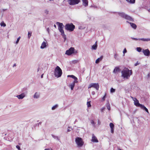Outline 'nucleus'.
<instances>
[{
	"label": "nucleus",
	"mask_w": 150,
	"mask_h": 150,
	"mask_svg": "<svg viewBox=\"0 0 150 150\" xmlns=\"http://www.w3.org/2000/svg\"><path fill=\"white\" fill-rule=\"evenodd\" d=\"M57 24L58 25V28L59 32L61 33V34L63 38L65 40H66V35L64 34V31L63 30L64 25L63 23L59 22H57Z\"/></svg>",
	"instance_id": "f257e3e1"
},
{
	"label": "nucleus",
	"mask_w": 150,
	"mask_h": 150,
	"mask_svg": "<svg viewBox=\"0 0 150 150\" xmlns=\"http://www.w3.org/2000/svg\"><path fill=\"white\" fill-rule=\"evenodd\" d=\"M75 28V26L72 23L67 24L65 26V29L69 31H73Z\"/></svg>",
	"instance_id": "f03ea898"
},
{
	"label": "nucleus",
	"mask_w": 150,
	"mask_h": 150,
	"mask_svg": "<svg viewBox=\"0 0 150 150\" xmlns=\"http://www.w3.org/2000/svg\"><path fill=\"white\" fill-rule=\"evenodd\" d=\"M119 15L121 17L125 18L127 20L130 21H133L134 20L132 18L128 16V15L125 14V13L123 12L119 13H118Z\"/></svg>",
	"instance_id": "7ed1b4c3"
},
{
	"label": "nucleus",
	"mask_w": 150,
	"mask_h": 150,
	"mask_svg": "<svg viewBox=\"0 0 150 150\" xmlns=\"http://www.w3.org/2000/svg\"><path fill=\"white\" fill-rule=\"evenodd\" d=\"M75 142L79 147L82 146L84 143L82 139L79 137H77L76 138Z\"/></svg>",
	"instance_id": "20e7f679"
},
{
	"label": "nucleus",
	"mask_w": 150,
	"mask_h": 150,
	"mask_svg": "<svg viewBox=\"0 0 150 150\" xmlns=\"http://www.w3.org/2000/svg\"><path fill=\"white\" fill-rule=\"evenodd\" d=\"M122 75H131L132 74V70H129L125 67L122 71Z\"/></svg>",
	"instance_id": "39448f33"
},
{
	"label": "nucleus",
	"mask_w": 150,
	"mask_h": 150,
	"mask_svg": "<svg viewBox=\"0 0 150 150\" xmlns=\"http://www.w3.org/2000/svg\"><path fill=\"white\" fill-rule=\"evenodd\" d=\"M47 64H42L41 66L39 65L37 69V71L38 72L39 71H45L47 69Z\"/></svg>",
	"instance_id": "423d86ee"
},
{
	"label": "nucleus",
	"mask_w": 150,
	"mask_h": 150,
	"mask_svg": "<svg viewBox=\"0 0 150 150\" xmlns=\"http://www.w3.org/2000/svg\"><path fill=\"white\" fill-rule=\"evenodd\" d=\"M130 76H119L118 81L119 82L123 81L129 79Z\"/></svg>",
	"instance_id": "0eeeda50"
},
{
	"label": "nucleus",
	"mask_w": 150,
	"mask_h": 150,
	"mask_svg": "<svg viewBox=\"0 0 150 150\" xmlns=\"http://www.w3.org/2000/svg\"><path fill=\"white\" fill-rule=\"evenodd\" d=\"M69 4L71 5L78 4L80 2V0H68Z\"/></svg>",
	"instance_id": "6e6552de"
},
{
	"label": "nucleus",
	"mask_w": 150,
	"mask_h": 150,
	"mask_svg": "<svg viewBox=\"0 0 150 150\" xmlns=\"http://www.w3.org/2000/svg\"><path fill=\"white\" fill-rule=\"evenodd\" d=\"M99 87V85L98 83H92L89 85L88 88H89L91 87H93L95 88L96 90H98Z\"/></svg>",
	"instance_id": "1a4fd4ad"
},
{
	"label": "nucleus",
	"mask_w": 150,
	"mask_h": 150,
	"mask_svg": "<svg viewBox=\"0 0 150 150\" xmlns=\"http://www.w3.org/2000/svg\"><path fill=\"white\" fill-rule=\"evenodd\" d=\"M74 47H71L69 50H67L65 54L70 55L74 53Z\"/></svg>",
	"instance_id": "9d476101"
},
{
	"label": "nucleus",
	"mask_w": 150,
	"mask_h": 150,
	"mask_svg": "<svg viewBox=\"0 0 150 150\" xmlns=\"http://www.w3.org/2000/svg\"><path fill=\"white\" fill-rule=\"evenodd\" d=\"M143 52L144 54L146 56H149L150 55V52L148 49L144 50H143Z\"/></svg>",
	"instance_id": "9b49d317"
},
{
	"label": "nucleus",
	"mask_w": 150,
	"mask_h": 150,
	"mask_svg": "<svg viewBox=\"0 0 150 150\" xmlns=\"http://www.w3.org/2000/svg\"><path fill=\"white\" fill-rule=\"evenodd\" d=\"M26 94L25 93H21V94L16 96L19 99H22L25 97Z\"/></svg>",
	"instance_id": "f8f14e48"
},
{
	"label": "nucleus",
	"mask_w": 150,
	"mask_h": 150,
	"mask_svg": "<svg viewBox=\"0 0 150 150\" xmlns=\"http://www.w3.org/2000/svg\"><path fill=\"white\" fill-rule=\"evenodd\" d=\"M109 125L111 129V133L113 134L114 132V128L115 126L113 124L112 122H110V123Z\"/></svg>",
	"instance_id": "ddd939ff"
},
{
	"label": "nucleus",
	"mask_w": 150,
	"mask_h": 150,
	"mask_svg": "<svg viewBox=\"0 0 150 150\" xmlns=\"http://www.w3.org/2000/svg\"><path fill=\"white\" fill-rule=\"evenodd\" d=\"M134 40H142L144 41H150V38H139L138 39L134 38Z\"/></svg>",
	"instance_id": "4468645a"
},
{
	"label": "nucleus",
	"mask_w": 150,
	"mask_h": 150,
	"mask_svg": "<svg viewBox=\"0 0 150 150\" xmlns=\"http://www.w3.org/2000/svg\"><path fill=\"white\" fill-rule=\"evenodd\" d=\"M57 73L58 74V75H62V70L58 66H57Z\"/></svg>",
	"instance_id": "2eb2a0df"
},
{
	"label": "nucleus",
	"mask_w": 150,
	"mask_h": 150,
	"mask_svg": "<svg viewBox=\"0 0 150 150\" xmlns=\"http://www.w3.org/2000/svg\"><path fill=\"white\" fill-rule=\"evenodd\" d=\"M40 97V93L39 92H35L33 96V97L35 99H38Z\"/></svg>",
	"instance_id": "dca6fc26"
},
{
	"label": "nucleus",
	"mask_w": 150,
	"mask_h": 150,
	"mask_svg": "<svg viewBox=\"0 0 150 150\" xmlns=\"http://www.w3.org/2000/svg\"><path fill=\"white\" fill-rule=\"evenodd\" d=\"M134 105L137 107H140L141 108L143 105L140 104L139 103V100H137L134 102Z\"/></svg>",
	"instance_id": "f3484780"
},
{
	"label": "nucleus",
	"mask_w": 150,
	"mask_h": 150,
	"mask_svg": "<svg viewBox=\"0 0 150 150\" xmlns=\"http://www.w3.org/2000/svg\"><path fill=\"white\" fill-rule=\"evenodd\" d=\"M91 141L93 142H98V139L93 134L92 135V137Z\"/></svg>",
	"instance_id": "a211bd4d"
},
{
	"label": "nucleus",
	"mask_w": 150,
	"mask_h": 150,
	"mask_svg": "<svg viewBox=\"0 0 150 150\" xmlns=\"http://www.w3.org/2000/svg\"><path fill=\"white\" fill-rule=\"evenodd\" d=\"M83 2V5L84 6L86 7L88 5V1L87 0H82Z\"/></svg>",
	"instance_id": "6ab92c4d"
},
{
	"label": "nucleus",
	"mask_w": 150,
	"mask_h": 150,
	"mask_svg": "<svg viewBox=\"0 0 150 150\" xmlns=\"http://www.w3.org/2000/svg\"><path fill=\"white\" fill-rule=\"evenodd\" d=\"M127 23H129L131 26L133 28H134V29H135L136 28L137 26L134 23H129L128 21H127Z\"/></svg>",
	"instance_id": "aec40b11"
},
{
	"label": "nucleus",
	"mask_w": 150,
	"mask_h": 150,
	"mask_svg": "<svg viewBox=\"0 0 150 150\" xmlns=\"http://www.w3.org/2000/svg\"><path fill=\"white\" fill-rule=\"evenodd\" d=\"M141 108L144 110H145L148 114L149 113L148 109L144 105H142Z\"/></svg>",
	"instance_id": "412c9836"
},
{
	"label": "nucleus",
	"mask_w": 150,
	"mask_h": 150,
	"mask_svg": "<svg viewBox=\"0 0 150 150\" xmlns=\"http://www.w3.org/2000/svg\"><path fill=\"white\" fill-rule=\"evenodd\" d=\"M120 69L118 67H115L113 70V72L114 73H116L120 71Z\"/></svg>",
	"instance_id": "4be33fe9"
},
{
	"label": "nucleus",
	"mask_w": 150,
	"mask_h": 150,
	"mask_svg": "<svg viewBox=\"0 0 150 150\" xmlns=\"http://www.w3.org/2000/svg\"><path fill=\"white\" fill-rule=\"evenodd\" d=\"M46 43L45 42H43L40 48L41 49H43L46 47Z\"/></svg>",
	"instance_id": "5701e85b"
},
{
	"label": "nucleus",
	"mask_w": 150,
	"mask_h": 150,
	"mask_svg": "<svg viewBox=\"0 0 150 150\" xmlns=\"http://www.w3.org/2000/svg\"><path fill=\"white\" fill-rule=\"evenodd\" d=\"M74 83H71L70 85L69 86L70 87L71 89V90H73L74 89V88L75 86Z\"/></svg>",
	"instance_id": "b1692460"
},
{
	"label": "nucleus",
	"mask_w": 150,
	"mask_h": 150,
	"mask_svg": "<svg viewBox=\"0 0 150 150\" xmlns=\"http://www.w3.org/2000/svg\"><path fill=\"white\" fill-rule=\"evenodd\" d=\"M102 57H101L100 58H98L96 61V63L98 64L99 63L100 60H101L102 59Z\"/></svg>",
	"instance_id": "393cba45"
},
{
	"label": "nucleus",
	"mask_w": 150,
	"mask_h": 150,
	"mask_svg": "<svg viewBox=\"0 0 150 150\" xmlns=\"http://www.w3.org/2000/svg\"><path fill=\"white\" fill-rule=\"evenodd\" d=\"M97 45L96 44H96L93 45L92 46V49L93 50H96L97 48Z\"/></svg>",
	"instance_id": "a878e982"
},
{
	"label": "nucleus",
	"mask_w": 150,
	"mask_h": 150,
	"mask_svg": "<svg viewBox=\"0 0 150 150\" xmlns=\"http://www.w3.org/2000/svg\"><path fill=\"white\" fill-rule=\"evenodd\" d=\"M126 1L131 4H134L135 1V0H126Z\"/></svg>",
	"instance_id": "bb28decb"
},
{
	"label": "nucleus",
	"mask_w": 150,
	"mask_h": 150,
	"mask_svg": "<svg viewBox=\"0 0 150 150\" xmlns=\"http://www.w3.org/2000/svg\"><path fill=\"white\" fill-rule=\"evenodd\" d=\"M67 77H71L73 79H74V80L75 79H77V77L75 76H67Z\"/></svg>",
	"instance_id": "cd10ccee"
},
{
	"label": "nucleus",
	"mask_w": 150,
	"mask_h": 150,
	"mask_svg": "<svg viewBox=\"0 0 150 150\" xmlns=\"http://www.w3.org/2000/svg\"><path fill=\"white\" fill-rule=\"evenodd\" d=\"M87 107L88 108L91 107V101H88L87 103Z\"/></svg>",
	"instance_id": "c85d7f7f"
},
{
	"label": "nucleus",
	"mask_w": 150,
	"mask_h": 150,
	"mask_svg": "<svg viewBox=\"0 0 150 150\" xmlns=\"http://www.w3.org/2000/svg\"><path fill=\"white\" fill-rule=\"evenodd\" d=\"M115 89L113 88H111L110 89V92L111 93H113L115 92Z\"/></svg>",
	"instance_id": "c756f323"
},
{
	"label": "nucleus",
	"mask_w": 150,
	"mask_h": 150,
	"mask_svg": "<svg viewBox=\"0 0 150 150\" xmlns=\"http://www.w3.org/2000/svg\"><path fill=\"white\" fill-rule=\"evenodd\" d=\"M0 25L1 26H4V27L6 26V24L4 23V22H2L0 23Z\"/></svg>",
	"instance_id": "7c9ffc66"
},
{
	"label": "nucleus",
	"mask_w": 150,
	"mask_h": 150,
	"mask_svg": "<svg viewBox=\"0 0 150 150\" xmlns=\"http://www.w3.org/2000/svg\"><path fill=\"white\" fill-rule=\"evenodd\" d=\"M106 107L107 109L108 110H110V106L109 103L107 104Z\"/></svg>",
	"instance_id": "2f4dec72"
},
{
	"label": "nucleus",
	"mask_w": 150,
	"mask_h": 150,
	"mask_svg": "<svg viewBox=\"0 0 150 150\" xmlns=\"http://www.w3.org/2000/svg\"><path fill=\"white\" fill-rule=\"evenodd\" d=\"M20 38H21V37H18V38L17 39V40L16 41V44H18V42H19V41Z\"/></svg>",
	"instance_id": "473e14b6"
},
{
	"label": "nucleus",
	"mask_w": 150,
	"mask_h": 150,
	"mask_svg": "<svg viewBox=\"0 0 150 150\" xmlns=\"http://www.w3.org/2000/svg\"><path fill=\"white\" fill-rule=\"evenodd\" d=\"M137 50L138 52H140L141 51L142 49L140 47H138L137 48Z\"/></svg>",
	"instance_id": "72a5a7b5"
},
{
	"label": "nucleus",
	"mask_w": 150,
	"mask_h": 150,
	"mask_svg": "<svg viewBox=\"0 0 150 150\" xmlns=\"http://www.w3.org/2000/svg\"><path fill=\"white\" fill-rule=\"evenodd\" d=\"M56 108V105H55L52 107V110H55Z\"/></svg>",
	"instance_id": "f704fd0d"
},
{
	"label": "nucleus",
	"mask_w": 150,
	"mask_h": 150,
	"mask_svg": "<svg viewBox=\"0 0 150 150\" xmlns=\"http://www.w3.org/2000/svg\"><path fill=\"white\" fill-rule=\"evenodd\" d=\"M49 11L45 9L44 10V13L46 14H47L48 13Z\"/></svg>",
	"instance_id": "c9c22d12"
},
{
	"label": "nucleus",
	"mask_w": 150,
	"mask_h": 150,
	"mask_svg": "<svg viewBox=\"0 0 150 150\" xmlns=\"http://www.w3.org/2000/svg\"><path fill=\"white\" fill-rule=\"evenodd\" d=\"M106 94L105 93V95L103 96V97L102 98V100L103 101L105 100V97H106Z\"/></svg>",
	"instance_id": "e433bc0d"
},
{
	"label": "nucleus",
	"mask_w": 150,
	"mask_h": 150,
	"mask_svg": "<svg viewBox=\"0 0 150 150\" xmlns=\"http://www.w3.org/2000/svg\"><path fill=\"white\" fill-rule=\"evenodd\" d=\"M16 148L18 149V150H21L20 146L18 145H17L16 146Z\"/></svg>",
	"instance_id": "4c0bfd02"
},
{
	"label": "nucleus",
	"mask_w": 150,
	"mask_h": 150,
	"mask_svg": "<svg viewBox=\"0 0 150 150\" xmlns=\"http://www.w3.org/2000/svg\"><path fill=\"white\" fill-rule=\"evenodd\" d=\"M31 35V33H30L29 32H28V38H30V37Z\"/></svg>",
	"instance_id": "58836bf2"
},
{
	"label": "nucleus",
	"mask_w": 150,
	"mask_h": 150,
	"mask_svg": "<svg viewBox=\"0 0 150 150\" xmlns=\"http://www.w3.org/2000/svg\"><path fill=\"white\" fill-rule=\"evenodd\" d=\"M127 52V50L126 48H125L123 50V53L124 54H125V53H126Z\"/></svg>",
	"instance_id": "ea45409f"
},
{
	"label": "nucleus",
	"mask_w": 150,
	"mask_h": 150,
	"mask_svg": "<svg viewBox=\"0 0 150 150\" xmlns=\"http://www.w3.org/2000/svg\"><path fill=\"white\" fill-rule=\"evenodd\" d=\"M77 79H75L74 80V81L72 83H74V84H75V83H77L78 82V81L77 80Z\"/></svg>",
	"instance_id": "a19ab883"
},
{
	"label": "nucleus",
	"mask_w": 150,
	"mask_h": 150,
	"mask_svg": "<svg viewBox=\"0 0 150 150\" xmlns=\"http://www.w3.org/2000/svg\"><path fill=\"white\" fill-rule=\"evenodd\" d=\"M91 123L92 124H93L94 125L95 124V123L94 121L93 120H91Z\"/></svg>",
	"instance_id": "79ce46f5"
},
{
	"label": "nucleus",
	"mask_w": 150,
	"mask_h": 150,
	"mask_svg": "<svg viewBox=\"0 0 150 150\" xmlns=\"http://www.w3.org/2000/svg\"><path fill=\"white\" fill-rule=\"evenodd\" d=\"M105 107L102 108L101 110V112H103L104 110L105 109Z\"/></svg>",
	"instance_id": "37998d69"
},
{
	"label": "nucleus",
	"mask_w": 150,
	"mask_h": 150,
	"mask_svg": "<svg viewBox=\"0 0 150 150\" xmlns=\"http://www.w3.org/2000/svg\"><path fill=\"white\" fill-rule=\"evenodd\" d=\"M132 100L134 101V102L136 100H137V99L136 98L134 97V98H133Z\"/></svg>",
	"instance_id": "c03bdc74"
},
{
	"label": "nucleus",
	"mask_w": 150,
	"mask_h": 150,
	"mask_svg": "<svg viewBox=\"0 0 150 150\" xmlns=\"http://www.w3.org/2000/svg\"><path fill=\"white\" fill-rule=\"evenodd\" d=\"M147 78V79H149L150 78V76H146L145 77Z\"/></svg>",
	"instance_id": "a18cd8bd"
},
{
	"label": "nucleus",
	"mask_w": 150,
	"mask_h": 150,
	"mask_svg": "<svg viewBox=\"0 0 150 150\" xmlns=\"http://www.w3.org/2000/svg\"><path fill=\"white\" fill-rule=\"evenodd\" d=\"M54 75H56V67L54 69Z\"/></svg>",
	"instance_id": "49530a36"
},
{
	"label": "nucleus",
	"mask_w": 150,
	"mask_h": 150,
	"mask_svg": "<svg viewBox=\"0 0 150 150\" xmlns=\"http://www.w3.org/2000/svg\"><path fill=\"white\" fill-rule=\"evenodd\" d=\"M6 10H7V9H2V10H0V11H1V12H2V11H6Z\"/></svg>",
	"instance_id": "de8ad7c7"
},
{
	"label": "nucleus",
	"mask_w": 150,
	"mask_h": 150,
	"mask_svg": "<svg viewBox=\"0 0 150 150\" xmlns=\"http://www.w3.org/2000/svg\"><path fill=\"white\" fill-rule=\"evenodd\" d=\"M98 125H100V122L99 120H98Z\"/></svg>",
	"instance_id": "09e8293b"
},
{
	"label": "nucleus",
	"mask_w": 150,
	"mask_h": 150,
	"mask_svg": "<svg viewBox=\"0 0 150 150\" xmlns=\"http://www.w3.org/2000/svg\"><path fill=\"white\" fill-rule=\"evenodd\" d=\"M95 92L94 91H93L91 93V94H92L93 95H94L95 94Z\"/></svg>",
	"instance_id": "8fccbe9b"
},
{
	"label": "nucleus",
	"mask_w": 150,
	"mask_h": 150,
	"mask_svg": "<svg viewBox=\"0 0 150 150\" xmlns=\"http://www.w3.org/2000/svg\"><path fill=\"white\" fill-rule=\"evenodd\" d=\"M139 64V63H138V62H137L135 64V66H136Z\"/></svg>",
	"instance_id": "3c124183"
},
{
	"label": "nucleus",
	"mask_w": 150,
	"mask_h": 150,
	"mask_svg": "<svg viewBox=\"0 0 150 150\" xmlns=\"http://www.w3.org/2000/svg\"><path fill=\"white\" fill-rule=\"evenodd\" d=\"M42 123V122H39L38 124V126L39 125H41Z\"/></svg>",
	"instance_id": "603ef678"
},
{
	"label": "nucleus",
	"mask_w": 150,
	"mask_h": 150,
	"mask_svg": "<svg viewBox=\"0 0 150 150\" xmlns=\"http://www.w3.org/2000/svg\"><path fill=\"white\" fill-rule=\"evenodd\" d=\"M16 64H14L13 65V67H16Z\"/></svg>",
	"instance_id": "864d4df0"
},
{
	"label": "nucleus",
	"mask_w": 150,
	"mask_h": 150,
	"mask_svg": "<svg viewBox=\"0 0 150 150\" xmlns=\"http://www.w3.org/2000/svg\"><path fill=\"white\" fill-rule=\"evenodd\" d=\"M45 150H51L50 149H45Z\"/></svg>",
	"instance_id": "5fc2aeb1"
},
{
	"label": "nucleus",
	"mask_w": 150,
	"mask_h": 150,
	"mask_svg": "<svg viewBox=\"0 0 150 150\" xmlns=\"http://www.w3.org/2000/svg\"><path fill=\"white\" fill-rule=\"evenodd\" d=\"M61 76H57V78L60 77Z\"/></svg>",
	"instance_id": "6e6d98bb"
},
{
	"label": "nucleus",
	"mask_w": 150,
	"mask_h": 150,
	"mask_svg": "<svg viewBox=\"0 0 150 150\" xmlns=\"http://www.w3.org/2000/svg\"><path fill=\"white\" fill-rule=\"evenodd\" d=\"M71 131L69 129H68L67 130V131L68 132H70V131Z\"/></svg>",
	"instance_id": "4d7b16f0"
},
{
	"label": "nucleus",
	"mask_w": 150,
	"mask_h": 150,
	"mask_svg": "<svg viewBox=\"0 0 150 150\" xmlns=\"http://www.w3.org/2000/svg\"><path fill=\"white\" fill-rule=\"evenodd\" d=\"M47 31L48 32H49V29L48 28H47Z\"/></svg>",
	"instance_id": "13d9d810"
},
{
	"label": "nucleus",
	"mask_w": 150,
	"mask_h": 150,
	"mask_svg": "<svg viewBox=\"0 0 150 150\" xmlns=\"http://www.w3.org/2000/svg\"><path fill=\"white\" fill-rule=\"evenodd\" d=\"M43 77V76H41V78H42Z\"/></svg>",
	"instance_id": "bf43d9fd"
},
{
	"label": "nucleus",
	"mask_w": 150,
	"mask_h": 150,
	"mask_svg": "<svg viewBox=\"0 0 150 150\" xmlns=\"http://www.w3.org/2000/svg\"><path fill=\"white\" fill-rule=\"evenodd\" d=\"M54 27H55V28H56V25H55V24H54Z\"/></svg>",
	"instance_id": "052dcab7"
},
{
	"label": "nucleus",
	"mask_w": 150,
	"mask_h": 150,
	"mask_svg": "<svg viewBox=\"0 0 150 150\" xmlns=\"http://www.w3.org/2000/svg\"><path fill=\"white\" fill-rule=\"evenodd\" d=\"M77 120H76L75 121V122H74V123L75 122H77Z\"/></svg>",
	"instance_id": "680f3d73"
},
{
	"label": "nucleus",
	"mask_w": 150,
	"mask_h": 150,
	"mask_svg": "<svg viewBox=\"0 0 150 150\" xmlns=\"http://www.w3.org/2000/svg\"><path fill=\"white\" fill-rule=\"evenodd\" d=\"M52 136L54 138L55 137V136H54L53 135H52Z\"/></svg>",
	"instance_id": "e2e57ef3"
},
{
	"label": "nucleus",
	"mask_w": 150,
	"mask_h": 150,
	"mask_svg": "<svg viewBox=\"0 0 150 150\" xmlns=\"http://www.w3.org/2000/svg\"><path fill=\"white\" fill-rule=\"evenodd\" d=\"M131 97L132 98V99H133V98H134V97H132V96H131Z\"/></svg>",
	"instance_id": "0e129e2a"
},
{
	"label": "nucleus",
	"mask_w": 150,
	"mask_h": 150,
	"mask_svg": "<svg viewBox=\"0 0 150 150\" xmlns=\"http://www.w3.org/2000/svg\"><path fill=\"white\" fill-rule=\"evenodd\" d=\"M118 150H122L121 149H119Z\"/></svg>",
	"instance_id": "69168bd1"
},
{
	"label": "nucleus",
	"mask_w": 150,
	"mask_h": 150,
	"mask_svg": "<svg viewBox=\"0 0 150 150\" xmlns=\"http://www.w3.org/2000/svg\"><path fill=\"white\" fill-rule=\"evenodd\" d=\"M41 75H43V74H42Z\"/></svg>",
	"instance_id": "338daca9"
},
{
	"label": "nucleus",
	"mask_w": 150,
	"mask_h": 150,
	"mask_svg": "<svg viewBox=\"0 0 150 150\" xmlns=\"http://www.w3.org/2000/svg\"><path fill=\"white\" fill-rule=\"evenodd\" d=\"M6 134H5V135H6Z\"/></svg>",
	"instance_id": "774afa93"
}]
</instances>
